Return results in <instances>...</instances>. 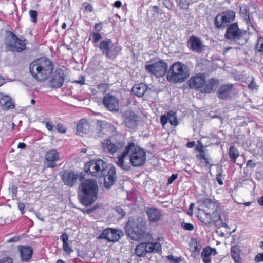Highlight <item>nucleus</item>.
I'll list each match as a JSON object with an SVG mask.
<instances>
[{
	"instance_id": "nucleus-1",
	"label": "nucleus",
	"mask_w": 263,
	"mask_h": 263,
	"mask_svg": "<svg viewBox=\"0 0 263 263\" xmlns=\"http://www.w3.org/2000/svg\"><path fill=\"white\" fill-rule=\"evenodd\" d=\"M129 157L132 165L134 167H140L143 165L146 162V154L144 149L137 145L134 142H129L125 146L124 151L118 156L117 165L122 170L128 171L130 166L128 164H124V159Z\"/></svg>"
},
{
	"instance_id": "nucleus-2",
	"label": "nucleus",
	"mask_w": 263,
	"mask_h": 263,
	"mask_svg": "<svg viewBox=\"0 0 263 263\" xmlns=\"http://www.w3.org/2000/svg\"><path fill=\"white\" fill-rule=\"evenodd\" d=\"M146 230V222L141 217L129 218L125 227V232L128 237L138 241H149L152 239V235Z\"/></svg>"
},
{
	"instance_id": "nucleus-3",
	"label": "nucleus",
	"mask_w": 263,
	"mask_h": 263,
	"mask_svg": "<svg viewBox=\"0 0 263 263\" xmlns=\"http://www.w3.org/2000/svg\"><path fill=\"white\" fill-rule=\"evenodd\" d=\"M99 187L93 179H86L79 186L78 196L80 202L84 206L93 204L98 198Z\"/></svg>"
},
{
	"instance_id": "nucleus-4",
	"label": "nucleus",
	"mask_w": 263,
	"mask_h": 263,
	"mask_svg": "<svg viewBox=\"0 0 263 263\" xmlns=\"http://www.w3.org/2000/svg\"><path fill=\"white\" fill-rule=\"evenodd\" d=\"M54 63L50 59L42 57L33 61L29 66V70L32 77L37 81L43 82L53 72Z\"/></svg>"
},
{
	"instance_id": "nucleus-5",
	"label": "nucleus",
	"mask_w": 263,
	"mask_h": 263,
	"mask_svg": "<svg viewBox=\"0 0 263 263\" xmlns=\"http://www.w3.org/2000/svg\"><path fill=\"white\" fill-rule=\"evenodd\" d=\"M189 76L188 66L180 62H176L170 67L166 78L168 82L177 83L184 82Z\"/></svg>"
},
{
	"instance_id": "nucleus-6",
	"label": "nucleus",
	"mask_w": 263,
	"mask_h": 263,
	"mask_svg": "<svg viewBox=\"0 0 263 263\" xmlns=\"http://www.w3.org/2000/svg\"><path fill=\"white\" fill-rule=\"evenodd\" d=\"M246 35V31L239 28L238 23L235 22L230 24L228 26L224 36L231 43L243 45L248 41Z\"/></svg>"
},
{
	"instance_id": "nucleus-7",
	"label": "nucleus",
	"mask_w": 263,
	"mask_h": 263,
	"mask_svg": "<svg viewBox=\"0 0 263 263\" xmlns=\"http://www.w3.org/2000/svg\"><path fill=\"white\" fill-rule=\"evenodd\" d=\"M98 47L101 53L111 61H114L122 50V47L118 43H114L111 39L107 37L100 41Z\"/></svg>"
},
{
	"instance_id": "nucleus-8",
	"label": "nucleus",
	"mask_w": 263,
	"mask_h": 263,
	"mask_svg": "<svg viewBox=\"0 0 263 263\" xmlns=\"http://www.w3.org/2000/svg\"><path fill=\"white\" fill-rule=\"evenodd\" d=\"M108 168L107 164L101 159L92 160L85 164L84 170L93 176H104Z\"/></svg>"
},
{
	"instance_id": "nucleus-9",
	"label": "nucleus",
	"mask_w": 263,
	"mask_h": 263,
	"mask_svg": "<svg viewBox=\"0 0 263 263\" xmlns=\"http://www.w3.org/2000/svg\"><path fill=\"white\" fill-rule=\"evenodd\" d=\"M235 18V13L232 10L218 13L214 19V25L218 29H223L229 26V24L233 22Z\"/></svg>"
},
{
	"instance_id": "nucleus-10",
	"label": "nucleus",
	"mask_w": 263,
	"mask_h": 263,
	"mask_svg": "<svg viewBox=\"0 0 263 263\" xmlns=\"http://www.w3.org/2000/svg\"><path fill=\"white\" fill-rule=\"evenodd\" d=\"M159 242H141L136 246L135 254L137 256L144 257L147 253H157L161 251Z\"/></svg>"
},
{
	"instance_id": "nucleus-11",
	"label": "nucleus",
	"mask_w": 263,
	"mask_h": 263,
	"mask_svg": "<svg viewBox=\"0 0 263 263\" xmlns=\"http://www.w3.org/2000/svg\"><path fill=\"white\" fill-rule=\"evenodd\" d=\"M124 145V137L121 135H120V139L119 140L114 139L111 141L110 139H106L102 142L103 151L110 155H113L118 150L123 148Z\"/></svg>"
},
{
	"instance_id": "nucleus-12",
	"label": "nucleus",
	"mask_w": 263,
	"mask_h": 263,
	"mask_svg": "<svg viewBox=\"0 0 263 263\" xmlns=\"http://www.w3.org/2000/svg\"><path fill=\"white\" fill-rule=\"evenodd\" d=\"M167 64L164 61L160 60L151 64H146L145 69L157 78L164 76L167 70Z\"/></svg>"
},
{
	"instance_id": "nucleus-13",
	"label": "nucleus",
	"mask_w": 263,
	"mask_h": 263,
	"mask_svg": "<svg viewBox=\"0 0 263 263\" xmlns=\"http://www.w3.org/2000/svg\"><path fill=\"white\" fill-rule=\"evenodd\" d=\"M123 124L129 129L135 130L140 122V117L134 111L127 110L122 115Z\"/></svg>"
},
{
	"instance_id": "nucleus-14",
	"label": "nucleus",
	"mask_w": 263,
	"mask_h": 263,
	"mask_svg": "<svg viewBox=\"0 0 263 263\" xmlns=\"http://www.w3.org/2000/svg\"><path fill=\"white\" fill-rule=\"evenodd\" d=\"M61 178L65 185L72 187L77 183L78 179L81 180L83 178L79 173L67 170L63 172Z\"/></svg>"
},
{
	"instance_id": "nucleus-15",
	"label": "nucleus",
	"mask_w": 263,
	"mask_h": 263,
	"mask_svg": "<svg viewBox=\"0 0 263 263\" xmlns=\"http://www.w3.org/2000/svg\"><path fill=\"white\" fill-rule=\"evenodd\" d=\"M123 235L122 231L116 229L107 228L100 234L99 237L107 240L109 242H116Z\"/></svg>"
},
{
	"instance_id": "nucleus-16",
	"label": "nucleus",
	"mask_w": 263,
	"mask_h": 263,
	"mask_svg": "<svg viewBox=\"0 0 263 263\" xmlns=\"http://www.w3.org/2000/svg\"><path fill=\"white\" fill-rule=\"evenodd\" d=\"M65 76L64 70L58 68L55 70L52 78L49 81V85L50 87L59 88L61 87L65 81Z\"/></svg>"
},
{
	"instance_id": "nucleus-17",
	"label": "nucleus",
	"mask_w": 263,
	"mask_h": 263,
	"mask_svg": "<svg viewBox=\"0 0 263 263\" xmlns=\"http://www.w3.org/2000/svg\"><path fill=\"white\" fill-rule=\"evenodd\" d=\"M102 104L111 112H117L119 110V100L110 93H107L104 96Z\"/></svg>"
},
{
	"instance_id": "nucleus-18",
	"label": "nucleus",
	"mask_w": 263,
	"mask_h": 263,
	"mask_svg": "<svg viewBox=\"0 0 263 263\" xmlns=\"http://www.w3.org/2000/svg\"><path fill=\"white\" fill-rule=\"evenodd\" d=\"M206 75L204 73H199L192 76L188 81L187 84L190 88L201 89L205 84Z\"/></svg>"
},
{
	"instance_id": "nucleus-19",
	"label": "nucleus",
	"mask_w": 263,
	"mask_h": 263,
	"mask_svg": "<svg viewBox=\"0 0 263 263\" xmlns=\"http://www.w3.org/2000/svg\"><path fill=\"white\" fill-rule=\"evenodd\" d=\"M104 177V187L109 189L112 186L117 180L116 169L111 166L109 168H106V173L104 176H100L99 177Z\"/></svg>"
},
{
	"instance_id": "nucleus-20",
	"label": "nucleus",
	"mask_w": 263,
	"mask_h": 263,
	"mask_svg": "<svg viewBox=\"0 0 263 263\" xmlns=\"http://www.w3.org/2000/svg\"><path fill=\"white\" fill-rule=\"evenodd\" d=\"M60 160V154L57 150L53 149L47 152L45 160L47 163V167L54 168L57 166L56 162Z\"/></svg>"
},
{
	"instance_id": "nucleus-21",
	"label": "nucleus",
	"mask_w": 263,
	"mask_h": 263,
	"mask_svg": "<svg viewBox=\"0 0 263 263\" xmlns=\"http://www.w3.org/2000/svg\"><path fill=\"white\" fill-rule=\"evenodd\" d=\"M187 44L189 48L193 51L200 53L203 50L204 45L198 37L194 35L191 36L187 41Z\"/></svg>"
},
{
	"instance_id": "nucleus-22",
	"label": "nucleus",
	"mask_w": 263,
	"mask_h": 263,
	"mask_svg": "<svg viewBox=\"0 0 263 263\" xmlns=\"http://www.w3.org/2000/svg\"><path fill=\"white\" fill-rule=\"evenodd\" d=\"M219 83V80L217 79L211 78L206 82H205V84L200 91L204 93H211L216 90Z\"/></svg>"
},
{
	"instance_id": "nucleus-23",
	"label": "nucleus",
	"mask_w": 263,
	"mask_h": 263,
	"mask_svg": "<svg viewBox=\"0 0 263 263\" xmlns=\"http://www.w3.org/2000/svg\"><path fill=\"white\" fill-rule=\"evenodd\" d=\"M17 39V36L13 32L9 31L7 32L5 41L6 50L7 51L14 52V50L16 49Z\"/></svg>"
},
{
	"instance_id": "nucleus-24",
	"label": "nucleus",
	"mask_w": 263,
	"mask_h": 263,
	"mask_svg": "<svg viewBox=\"0 0 263 263\" xmlns=\"http://www.w3.org/2000/svg\"><path fill=\"white\" fill-rule=\"evenodd\" d=\"M18 250L22 261L27 262L31 258L33 252L32 247L18 246Z\"/></svg>"
},
{
	"instance_id": "nucleus-25",
	"label": "nucleus",
	"mask_w": 263,
	"mask_h": 263,
	"mask_svg": "<svg viewBox=\"0 0 263 263\" xmlns=\"http://www.w3.org/2000/svg\"><path fill=\"white\" fill-rule=\"evenodd\" d=\"M145 212L151 222L158 221L162 217L161 210L156 208H146Z\"/></svg>"
},
{
	"instance_id": "nucleus-26",
	"label": "nucleus",
	"mask_w": 263,
	"mask_h": 263,
	"mask_svg": "<svg viewBox=\"0 0 263 263\" xmlns=\"http://www.w3.org/2000/svg\"><path fill=\"white\" fill-rule=\"evenodd\" d=\"M233 88V85L227 84L221 85L218 89V97L220 99H226L230 95L231 90Z\"/></svg>"
},
{
	"instance_id": "nucleus-27",
	"label": "nucleus",
	"mask_w": 263,
	"mask_h": 263,
	"mask_svg": "<svg viewBox=\"0 0 263 263\" xmlns=\"http://www.w3.org/2000/svg\"><path fill=\"white\" fill-rule=\"evenodd\" d=\"M200 201L211 211H217L219 208V203L215 200L204 198L202 199Z\"/></svg>"
},
{
	"instance_id": "nucleus-28",
	"label": "nucleus",
	"mask_w": 263,
	"mask_h": 263,
	"mask_svg": "<svg viewBox=\"0 0 263 263\" xmlns=\"http://www.w3.org/2000/svg\"><path fill=\"white\" fill-rule=\"evenodd\" d=\"M147 88V86L143 83L136 84L133 86L132 92L134 95L142 97L146 91Z\"/></svg>"
},
{
	"instance_id": "nucleus-29",
	"label": "nucleus",
	"mask_w": 263,
	"mask_h": 263,
	"mask_svg": "<svg viewBox=\"0 0 263 263\" xmlns=\"http://www.w3.org/2000/svg\"><path fill=\"white\" fill-rule=\"evenodd\" d=\"M0 104L3 107V109L6 110L13 109L15 107V105L12 102L11 98L8 96H4L2 97L0 99Z\"/></svg>"
},
{
	"instance_id": "nucleus-30",
	"label": "nucleus",
	"mask_w": 263,
	"mask_h": 263,
	"mask_svg": "<svg viewBox=\"0 0 263 263\" xmlns=\"http://www.w3.org/2000/svg\"><path fill=\"white\" fill-rule=\"evenodd\" d=\"M88 124L86 120L81 119L77 125V132L79 135L83 136L88 132Z\"/></svg>"
},
{
	"instance_id": "nucleus-31",
	"label": "nucleus",
	"mask_w": 263,
	"mask_h": 263,
	"mask_svg": "<svg viewBox=\"0 0 263 263\" xmlns=\"http://www.w3.org/2000/svg\"><path fill=\"white\" fill-rule=\"evenodd\" d=\"M107 124L102 121H98L97 123V134L99 137H102L104 136L106 132V128L107 127Z\"/></svg>"
},
{
	"instance_id": "nucleus-32",
	"label": "nucleus",
	"mask_w": 263,
	"mask_h": 263,
	"mask_svg": "<svg viewBox=\"0 0 263 263\" xmlns=\"http://www.w3.org/2000/svg\"><path fill=\"white\" fill-rule=\"evenodd\" d=\"M229 156L230 161L235 163L237 158L239 156V153L237 148L234 146H231L229 151Z\"/></svg>"
},
{
	"instance_id": "nucleus-33",
	"label": "nucleus",
	"mask_w": 263,
	"mask_h": 263,
	"mask_svg": "<svg viewBox=\"0 0 263 263\" xmlns=\"http://www.w3.org/2000/svg\"><path fill=\"white\" fill-rule=\"evenodd\" d=\"M200 221L204 224L209 225L212 222V216L209 213L203 211V213L198 216Z\"/></svg>"
},
{
	"instance_id": "nucleus-34",
	"label": "nucleus",
	"mask_w": 263,
	"mask_h": 263,
	"mask_svg": "<svg viewBox=\"0 0 263 263\" xmlns=\"http://www.w3.org/2000/svg\"><path fill=\"white\" fill-rule=\"evenodd\" d=\"M26 40H22L18 37L16 44V49L14 50V52H21L25 50L26 48Z\"/></svg>"
},
{
	"instance_id": "nucleus-35",
	"label": "nucleus",
	"mask_w": 263,
	"mask_h": 263,
	"mask_svg": "<svg viewBox=\"0 0 263 263\" xmlns=\"http://www.w3.org/2000/svg\"><path fill=\"white\" fill-rule=\"evenodd\" d=\"M168 119L169 123L173 126H177L178 124L176 112L172 110L167 112Z\"/></svg>"
},
{
	"instance_id": "nucleus-36",
	"label": "nucleus",
	"mask_w": 263,
	"mask_h": 263,
	"mask_svg": "<svg viewBox=\"0 0 263 263\" xmlns=\"http://www.w3.org/2000/svg\"><path fill=\"white\" fill-rule=\"evenodd\" d=\"M240 11L241 13L244 15L246 23L248 24V25L249 26L250 24V25L252 26L250 18V11L249 8L247 6H245L244 7L240 8Z\"/></svg>"
},
{
	"instance_id": "nucleus-37",
	"label": "nucleus",
	"mask_w": 263,
	"mask_h": 263,
	"mask_svg": "<svg viewBox=\"0 0 263 263\" xmlns=\"http://www.w3.org/2000/svg\"><path fill=\"white\" fill-rule=\"evenodd\" d=\"M178 6L182 9H189V6L193 2V0H176Z\"/></svg>"
},
{
	"instance_id": "nucleus-38",
	"label": "nucleus",
	"mask_w": 263,
	"mask_h": 263,
	"mask_svg": "<svg viewBox=\"0 0 263 263\" xmlns=\"http://www.w3.org/2000/svg\"><path fill=\"white\" fill-rule=\"evenodd\" d=\"M102 38V36L101 34L98 32L91 33L89 36V40L91 39H92V43L94 45H96Z\"/></svg>"
},
{
	"instance_id": "nucleus-39",
	"label": "nucleus",
	"mask_w": 263,
	"mask_h": 263,
	"mask_svg": "<svg viewBox=\"0 0 263 263\" xmlns=\"http://www.w3.org/2000/svg\"><path fill=\"white\" fill-rule=\"evenodd\" d=\"M254 49L258 52H261L263 55V37H259L258 38L257 43L255 46Z\"/></svg>"
},
{
	"instance_id": "nucleus-40",
	"label": "nucleus",
	"mask_w": 263,
	"mask_h": 263,
	"mask_svg": "<svg viewBox=\"0 0 263 263\" xmlns=\"http://www.w3.org/2000/svg\"><path fill=\"white\" fill-rule=\"evenodd\" d=\"M29 14L30 17L31 21L34 23H36L37 22V12L36 10H30L29 11Z\"/></svg>"
},
{
	"instance_id": "nucleus-41",
	"label": "nucleus",
	"mask_w": 263,
	"mask_h": 263,
	"mask_svg": "<svg viewBox=\"0 0 263 263\" xmlns=\"http://www.w3.org/2000/svg\"><path fill=\"white\" fill-rule=\"evenodd\" d=\"M212 221L214 223L217 222L218 221L221 220V216L219 213L217 212V211H212Z\"/></svg>"
},
{
	"instance_id": "nucleus-42",
	"label": "nucleus",
	"mask_w": 263,
	"mask_h": 263,
	"mask_svg": "<svg viewBox=\"0 0 263 263\" xmlns=\"http://www.w3.org/2000/svg\"><path fill=\"white\" fill-rule=\"evenodd\" d=\"M63 250L68 254H70L73 251L72 248L69 245L68 242L63 243Z\"/></svg>"
},
{
	"instance_id": "nucleus-43",
	"label": "nucleus",
	"mask_w": 263,
	"mask_h": 263,
	"mask_svg": "<svg viewBox=\"0 0 263 263\" xmlns=\"http://www.w3.org/2000/svg\"><path fill=\"white\" fill-rule=\"evenodd\" d=\"M109 127L108 128H109L110 131L111 132L112 135H117L118 136L120 139V135L122 136L120 132L117 130V127H115L114 125H108Z\"/></svg>"
},
{
	"instance_id": "nucleus-44",
	"label": "nucleus",
	"mask_w": 263,
	"mask_h": 263,
	"mask_svg": "<svg viewBox=\"0 0 263 263\" xmlns=\"http://www.w3.org/2000/svg\"><path fill=\"white\" fill-rule=\"evenodd\" d=\"M212 255V252L211 250V247H207L203 249L201 252L202 257H210Z\"/></svg>"
},
{
	"instance_id": "nucleus-45",
	"label": "nucleus",
	"mask_w": 263,
	"mask_h": 263,
	"mask_svg": "<svg viewBox=\"0 0 263 263\" xmlns=\"http://www.w3.org/2000/svg\"><path fill=\"white\" fill-rule=\"evenodd\" d=\"M181 227L184 230L188 231H192L194 229L193 224L184 222L181 223Z\"/></svg>"
},
{
	"instance_id": "nucleus-46",
	"label": "nucleus",
	"mask_w": 263,
	"mask_h": 263,
	"mask_svg": "<svg viewBox=\"0 0 263 263\" xmlns=\"http://www.w3.org/2000/svg\"><path fill=\"white\" fill-rule=\"evenodd\" d=\"M55 129L61 133H65L67 131V128L62 124L59 123L57 125Z\"/></svg>"
},
{
	"instance_id": "nucleus-47",
	"label": "nucleus",
	"mask_w": 263,
	"mask_h": 263,
	"mask_svg": "<svg viewBox=\"0 0 263 263\" xmlns=\"http://www.w3.org/2000/svg\"><path fill=\"white\" fill-rule=\"evenodd\" d=\"M168 117L167 115H163L161 116L160 121H161V123L163 126H164L168 122Z\"/></svg>"
},
{
	"instance_id": "nucleus-48",
	"label": "nucleus",
	"mask_w": 263,
	"mask_h": 263,
	"mask_svg": "<svg viewBox=\"0 0 263 263\" xmlns=\"http://www.w3.org/2000/svg\"><path fill=\"white\" fill-rule=\"evenodd\" d=\"M231 256H238L239 255V250L236 246H232L231 249Z\"/></svg>"
},
{
	"instance_id": "nucleus-49",
	"label": "nucleus",
	"mask_w": 263,
	"mask_h": 263,
	"mask_svg": "<svg viewBox=\"0 0 263 263\" xmlns=\"http://www.w3.org/2000/svg\"><path fill=\"white\" fill-rule=\"evenodd\" d=\"M201 147H202V146ZM198 151L200 154L197 156V158L201 160H203L206 157L204 151L202 147H201L199 149H198Z\"/></svg>"
},
{
	"instance_id": "nucleus-50",
	"label": "nucleus",
	"mask_w": 263,
	"mask_h": 263,
	"mask_svg": "<svg viewBox=\"0 0 263 263\" xmlns=\"http://www.w3.org/2000/svg\"><path fill=\"white\" fill-rule=\"evenodd\" d=\"M167 259L173 263H178L181 260V258L180 257L174 258L173 255H168L167 256Z\"/></svg>"
},
{
	"instance_id": "nucleus-51",
	"label": "nucleus",
	"mask_w": 263,
	"mask_h": 263,
	"mask_svg": "<svg viewBox=\"0 0 263 263\" xmlns=\"http://www.w3.org/2000/svg\"><path fill=\"white\" fill-rule=\"evenodd\" d=\"M178 177V174H172L171 176H170L167 180V185L172 184Z\"/></svg>"
},
{
	"instance_id": "nucleus-52",
	"label": "nucleus",
	"mask_w": 263,
	"mask_h": 263,
	"mask_svg": "<svg viewBox=\"0 0 263 263\" xmlns=\"http://www.w3.org/2000/svg\"><path fill=\"white\" fill-rule=\"evenodd\" d=\"M254 260L256 262L263 261V253L256 254L255 256Z\"/></svg>"
},
{
	"instance_id": "nucleus-53",
	"label": "nucleus",
	"mask_w": 263,
	"mask_h": 263,
	"mask_svg": "<svg viewBox=\"0 0 263 263\" xmlns=\"http://www.w3.org/2000/svg\"><path fill=\"white\" fill-rule=\"evenodd\" d=\"M248 87L249 89L251 90H253L254 89H257V86L256 84V83L254 81V78H252V81L248 85Z\"/></svg>"
},
{
	"instance_id": "nucleus-54",
	"label": "nucleus",
	"mask_w": 263,
	"mask_h": 263,
	"mask_svg": "<svg viewBox=\"0 0 263 263\" xmlns=\"http://www.w3.org/2000/svg\"><path fill=\"white\" fill-rule=\"evenodd\" d=\"M13 260L11 258L6 257L0 259V263H12Z\"/></svg>"
},
{
	"instance_id": "nucleus-55",
	"label": "nucleus",
	"mask_w": 263,
	"mask_h": 263,
	"mask_svg": "<svg viewBox=\"0 0 263 263\" xmlns=\"http://www.w3.org/2000/svg\"><path fill=\"white\" fill-rule=\"evenodd\" d=\"M221 177H222L221 172H219L218 174H217L216 175V179L219 185H222L223 184Z\"/></svg>"
},
{
	"instance_id": "nucleus-56",
	"label": "nucleus",
	"mask_w": 263,
	"mask_h": 263,
	"mask_svg": "<svg viewBox=\"0 0 263 263\" xmlns=\"http://www.w3.org/2000/svg\"><path fill=\"white\" fill-rule=\"evenodd\" d=\"M68 235L66 233H64L60 236V239L62 241L63 243L68 242Z\"/></svg>"
},
{
	"instance_id": "nucleus-57",
	"label": "nucleus",
	"mask_w": 263,
	"mask_h": 263,
	"mask_svg": "<svg viewBox=\"0 0 263 263\" xmlns=\"http://www.w3.org/2000/svg\"><path fill=\"white\" fill-rule=\"evenodd\" d=\"M45 125H46V127L49 131H52L54 129V125H53L52 122L50 121L46 122Z\"/></svg>"
},
{
	"instance_id": "nucleus-58",
	"label": "nucleus",
	"mask_w": 263,
	"mask_h": 263,
	"mask_svg": "<svg viewBox=\"0 0 263 263\" xmlns=\"http://www.w3.org/2000/svg\"><path fill=\"white\" fill-rule=\"evenodd\" d=\"M150 8L152 9V10L155 13H157V14H161L162 13V11L161 9H160V8H159L158 6H151Z\"/></svg>"
},
{
	"instance_id": "nucleus-59",
	"label": "nucleus",
	"mask_w": 263,
	"mask_h": 263,
	"mask_svg": "<svg viewBox=\"0 0 263 263\" xmlns=\"http://www.w3.org/2000/svg\"><path fill=\"white\" fill-rule=\"evenodd\" d=\"M85 10L86 11L91 12L93 11L94 9L92 6L90 4H88L87 5L85 6Z\"/></svg>"
},
{
	"instance_id": "nucleus-60",
	"label": "nucleus",
	"mask_w": 263,
	"mask_h": 263,
	"mask_svg": "<svg viewBox=\"0 0 263 263\" xmlns=\"http://www.w3.org/2000/svg\"><path fill=\"white\" fill-rule=\"evenodd\" d=\"M17 187L16 185H13L11 187V192L13 197H16L17 195Z\"/></svg>"
},
{
	"instance_id": "nucleus-61",
	"label": "nucleus",
	"mask_w": 263,
	"mask_h": 263,
	"mask_svg": "<svg viewBox=\"0 0 263 263\" xmlns=\"http://www.w3.org/2000/svg\"><path fill=\"white\" fill-rule=\"evenodd\" d=\"M247 166L251 168H254L256 166V164L252 160H249L247 162Z\"/></svg>"
},
{
	"instance_id": "nucleus-62",
	"label": "nucleus",
	"mask_w": 263,
	"mask_h": 263,
	"mask_svg": "<svg viewBox=\"0 0 263 263\" xmlns=\"http://www.w3.org/2000/svg\"><path fill=\"white\" fill-rule=\"evenodd\" d=\"M25 204L23 203H18V209L20 211H21L22 214H24L25 212Z\"/></svg>"
},
{
	"instance_id": "nucleus-63",
	"label": "nucleus",
	"mask_w": 263,
	"mask_h": 263,
	"mask_svg": "<svg viewBox=\"0 0 263 263\" xmlns=\"http://www.w3.org/2000/svg\"><path fill=\"white\" fill-rule=\"evenodd\" d=\"M235 263H242L240 255L232 256Z\"/></svg>"
},
{
	"instance_id": "nucleus-64",
	"label": "nucleus",
	"mask_w": 263,
	"mask_h": 263,
	"mask_svg": "<svg viewBox=\"0 0 263 263\" xmlns=\"http://www.w3.org/2000/svg\"><path fill=\"white\" fill-rule=\"evenodd\" d=\"M202 261L204 263H211V259L210 257H202Z\"/></svg>"
}]
</instances>
